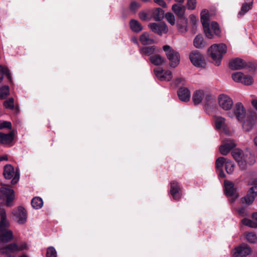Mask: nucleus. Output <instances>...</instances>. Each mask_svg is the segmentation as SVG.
Listing matches in <instances>:
<instances>
[{
  "instance_id": "obj_1",
  "label": "nucleus",
  "mask_w": 257,
  "mask_h": 257,
  "mask_svg": "<svg viewBox=\"0 0 257 257\" xmlns=\"http://www.w3.org/2000/svg\"><path fill=\"white\" fill-rule=\"evenodd\" d=\"M200 20L203 26L204 32L207 38L208 39H213L214 38L212 31L214 34L217 37L221 36V31L217 22L215 21L212 22L211 23V28L210 27L207 10L204 9L202 11Z\"/></svg>"
},
{
  "instance_id": "obj_2",
  "label": "nucleus",
  "mask_w": 257,
  "mask_h": 257,
  "mask_svg": "<svg viewBox=\"0 0 257 257\" xmlns=\"http://www.w3.org/2000/svg\"><path fill=\"white\" fill-rule=\"evenodd\" d=\"M231 155L234 159L237 162L241 170H244L247 168V164L252 165L255 162L253 156L250 154H244L239 149H234L231 151Z\"/></svg>"
},
{
  "instance_id": "obj_3",
  "label": "nucleus",
  "mask_w": 257,
  "mask_h": 257,
  "mask_svg": "<svg viewBox=\"0 0 257 257\" xmlns=\"http://www.w3.org/2000/svg\"><path fill=\"white\" fill-rule=\"evenodd\" d=\"M226 45L223 43L213 44L208 49V55L211 57L216 66L220 65L223 56L226 53Z\"/></svg>"
},
{
  "instance_id": "obj_4",
  "label": "nucleus",
  "mask_w": 257,
  "mask_h": 257,
  "mask_svg": "<svg viewBox=\"0 0 257 257\" xmlns=\"http://www.w3.org/2000/svg\"><path fill=\"white\" fill-rule=\"evenodd\" d=\"M163 50L165 52L166 57L169 61L170 66L173 68L176 67L179 65L180 61L179 52L168 45L163 46Z\"/></svg>"
},
{
  "instance_id": "obj_5",
  "label": "nucleus",
  "mask_w": 257,
  "mask_h": 257,
  "mask_svg": "<svg viewBox=\"0 0 257 257\" xmlns=\"http://www.w3.org/2000/svg\"><path fill=\"white\" fill-rule=\"evenodd\" d=\"M189 59L193 65L199 68H205L206 62L202 55L198 51L195 50L190 53Z\"/></svg>"
},
{
  "instance_id": "obj_6",
  "label": "nucleus",
  "mask_w": 257,
  "mask_h": 257,
  "mask_svg": "<svg viewBox=\"0 0 257 257\" xmlns=\"http://www.w3.org/2000/svg\"><path fill=\"white\" fill-rule=\"evenodd\" d=\"M14 219L19 224H23L27 219V212L22 206H19L14 209L12 212Z\"/></svg>"
},
{
  "instance_id": "obj_7",
  "label": "nucleus",
  "mask_w": 257,
  "mask_h": 257,
  "mask_svg": "<svg viewBox=\"0 0 257 257\" xmlns=\"http://www.w3.org/2000/svg\"><path fill=\"white\" fill-rule=\"evenodd\" d=\"M246 115V110L241 102H237L235 104L233 113H228V115L232 117L234 116L240 121L244 120Z\"/></svg>"
},
{
  "instance_id": "obj_8",
  "label": "nucleus",
  "mask_w": 257,
  "mask_h": 257,
  "mask_svg": "<svg viewBox=\"0 0 257 257\" xmlns=\"http://www.w3.org/2000/svg\"><path fill=\"white\" fill-rule=\"evenodd\" d=\"M3 175L6 179H11L15 175L11 181L13 185L17 184L19 179V174L15 173L14 167L10 164L6 165L4 167Z\"/></svg>"
},
{
  "instance_id": "obj_9",
  "label": "nucleus",
  "mask_w": 257,
  "mask_h": 257,
  "mask_svg": "<svg viewBox=\"0 0 257 257\" xmlns=\"http://www.w3.org/2000/svg\"><path fill=\"white\" fill-rule=\"evenodd\" d=\"M170 193L173 199L179 201L182 196V188L180 184L176 181L170 182Z\"/></svg>"
},
{
  "instance_id": "obj_10",
  "label": "nucleus",
  "mask_w": 257,
  "mask_h": 257,
  "mask_svg": "<svg viewBox=\"0 0 257 257\" xmlns=\"http://www.w3.org/2000/svg\"><path fill=\"white\" fill-rule=\"evenodd\" d=\"M218 101L219 106L225 110H230L233 106L232 99L226 94L219 95Z\"/></svg>"
},
{
  "instance_id": "obj_11",
  "label": "nucleus",
  "mask_w": 257,
  "mask_h": 257,
  "mask_svg": "<svg viewBox=\"0 0 257 257\" xmlns=\"http://www.w3.org/2000/svg\"><path fill=\"white\" fill-rule=\"evenodd\" d=\"M148 27L152 32L160 36L163 34L167 33L168 31L167 26L165 23H150Z\"/></svg>"
},
{
  "instance_id": "obj_12",
  "label": "nucleus",
  "mask_w": 257,
  "mask_h": 257,
  "mask_svg": "<svg viewBox=\"0 0 257 257\" xmlns=\"http://www.w3.org/2000/svg\"><path fill=\"white\" fill-rule=\"evenodd\" d=\"M233 253V257H245L251 252V249L249 246L245 243H242L234 249Z\"/></svg>"
},
{
  "instance_id": "obj_13",
  "label": "nucleus",
  "mask_w": 257,
  "mask_h": 257,
  "mask_svg": "<svg viewBox=\"0 0 257 257\" xmlns=\"http://www.w3.org/2000/svg\"><path fill=\"white\" fill-rule=\"evenodd\" d=\"M224 190L225 195L227 197L237 196L236 189L234 187L233 182L225 180L224 181Z\"/></svg>"
},
{
  "instance_id": "obj_14",
  "label": "nucleus",
  "mask_w": 257,
  "mask_h": 257,
  "mask_svg": "<svg viewBox=\"0 0 257 257\" xmlns=\"http://www.w3.org/2000/svg\"><path fill=\"white\" fill-rule=\"evenodd\" d=\"M156 76L161 81H170L172 78V73L167 70L164 71L162 69H154V70Z\"/></svg>"
},
{
  "instance_id": "obj_15",
  "label": "nucleus",
  "mask_w": 257,
  "mask_h": 257,
  "mask_svg": "<svg viewBox=\"0 0 257 257\" xmlns=\"http://www.w3.org/2000/svg\"><path fill=\"white\" fill-rule=\"evenodd\" d=\"M246 66V63L242 59L236 58L230 61L229 67L232 70H240Z\"/></svg>"
},
{
  "instance_id": "obj_16",
  "label": "nucleus",
  "mask_w": 257,
  "mask_h": 257,
  "mask_svg": "<svg viewBox=\"0 0 257 257\" xmlns=\"http://www.w3.org/2000/svg\"><path fill=\"white\" fill-rule=\"evenodd\" d=\"M236 146L233 140H227L219 147V151L222 155H226L232 149Z\"/></svg>"
},
{
  "instance_id": "obj_17",
  "label": "nucleus",
  "mask_w": 257,
  "mask_h": 257,
  "mask_svg": "<svg viewBox=\"0 0 257 257\" xmlns=\"http://www.w3.org/2000/svg\"><path fill=\"white\" fill-rule=\"evenodd\" d=\"M0 216L1 220L0 221V232L8 230L9 227V222L7 219V215L6 211L4 209H0Z\"/></svg>"
},
{
  "instance_id": "obj_18",
  "label": "nucleus",
  "mask_w": 257,
  "mask_h": 257,
  "mask_svg": "<svg viewBox=\"0 0 257 257\" xmlns=\"http://www.w3.org/2000/svg\"><path fill=\"white\" fill-rule=\"evenodd\" d=\"M14 139V134L11 132L8 134H4L0 132V143L4 145L12 146V142Z\"/></svg>"
},
{
  "instance_id": "obj_19",
  "label": "nucleus",
  "mask_w": 257,
  "mask_h": 257,
  "mask_svg": "<svg viewBox=\"0 0 257 257\" xmlns=\"http://www.w3.org/2000/svg\"><path fill=\"white\" fill-rule=\"evenodd\" d=\"M1 192L6 196V203L8 206L11 205V203L14 200V191L13 189L7 188H1Z\"/></svg>"
},
{
  "instance_id": "obj_20",
  "label": "nucleus",
  "mask_w": 257,
  "mask_h": 257,
  "mask_svg": "<svg viewBox=\"0 0 257 257\" xmlns=\"http://www.w3.org/2000/svg\"><path fill=\"white\" fill-rule=\"evenodd\" d=\"M177 94L180 100L182 101H188L190 98V91L186 87H180L177 91Z\"/></svg>"
},
{
  "instance_id": "obj_21",
  "label": "nucleus",
  "mask_w": 257,
  "mask_h": 257,
  "mask_svg": "<svg viewBox=\"0 0 257 257\" xmlns=\"http://www.w3.org/2000/svg\"><path fill=\"white\" fill-rule=\"evenodd\" d=\"M18 244L14 242L0 248V254H11L18 251Z\"/></svg>"
},
{
  "instance_id": "obj_22",
  "label": "nucleus",
  "mask_w": 257,
  "mask_h": 257,
  "mask_svg": "<svg viewBox=\"0 0 257 257\" xmlns=\"http://www.w3.org/2000/svg\"><path fill=\"white\" fill-rule=\"evenodd\" d=\"M139 52L142 55L151 56L159 52V49L155 46L142 47L140 48Z\"/></svg>"
},
{
  "instance_id": "obj_23",
  "label": "nucleus",
  "mask_w": 257,
  "mask_h": 257,
  "mask_svg": "<svg viewBox=\"0 0 257 257\" xmlns=\"http://www.w3.org/2000/svg\"><path fill=\"white\" fill-rule=\"evenodd\" d=\"M149 60L152 64L156 66L161 65L166 62V59L164 57L156 53L150 57Z\"/></svg>"
},
{
  "instance_id": "obj_24",
  "label": "nucleus",
  "mask_w": 257,
  "mask_h": 257,
  "mask_svg": "<svg viewBox=\"0 0 257 257\" xmlns=\"http://www.w3.org/2000/svg\"><path fill=\"white\" fill-rule=\"evenodd\" d=\"M14 235L12 231H7L0 232V243H8L13 239Z\"/></svg>"
},
{
  "instance_id": "obj_25",
  "label": "nucleus",
  "mask_w": 257,
  "mask_h": 257,
  "mask_svg": "<svg viewBox=\"0 0 257 257\" xmlns=\"http://www.w3.org/2000/svg\"><path fill=\"white\" fill-rule=\"evenodd\" d=\"M172 10L177 16L178 19L186 18L184 16L185 11V8L184 6L175 4L172 6Z\"/></svg>"
},
{
  "instance_id": "obj_26",
  "label": "nucleus",
  "mask_w": 257,
  "mask_h": 257,
  "mask_svg": "<svg viewBox=\"0 0 257 257\" xmlns=\"http://www.w3.org/2000/svg\"><path fill=\"white\" fill-rule=\"evenodd\" d=\"M165 12L160 8H155L153 10L152 17L156 21H160L164 17Z\"/></svg>"
},
{
  "instance_id": "obj_27",
  "label": "nucleus",
  "mask_w": 257,
  "mask_h": 257,
  "mask_svg": "<svg viewBox=\"0 0 257 257\" xmlns=\"http://www.w3.org/2000/svg\"><path fill=\"white\" fill-rule=\"evenodd\" d=\"M188 20L186 18H178L177 21V26L178 30L180 32H186L187 31V24Z\"/></svg>"
},
{
  "instance_id": "obj_28",
  "label": "nucleus",
  "mask_w": 257,
  "mask_h": 257,
  "mask_svg": "<svg viewBox=\"0 0 257 257\" xmlns=\"http://www.w3.org/2000/svg\"><path fill=\"white\" fill-rule=\"evenodd\" d=\"M140 41L143 45H150L154 43V40L150 38L147 32L143 33L140 37Z\"/></svg>"
},
{
  "instance_id": "obj_29",
  "label": "nucleus",
  "mask_w": 257,
  "mask_h": 257,
  "mask_svg": "<svg viewBox=\"0 0 257 257\" xmlns=\"http://www.w3.org/2000/svg\"><path fill=\"white\" fill-rule=\"evenodd\" d=\"M204 92L202 90H198L195 91L192 95V100L195 105L199 104L202 100Z\"/></svg>"
},
{
  "instance_id": "obj_30",
  "label": "nucleus",
  "mask_w": 257,
  "mask_h": 257,
  "mask_svg": "<svg viewBox=\"0 0 257 257\" xmlns=\"http://www.w3.org/2000/svg\"><path fill=\"white\" fill-rule=\"evenodd\" d=\"M131 29L134 32L138 33L143 30L141 24L137 20L132 19L130 22Z\"/></svg>"
},
{
  "instance_id": "obj_31",
  "label": "nucleus",
  "mask_w": 257,
  "mask_h": 257,
  "mask_svg": "<svg viewBox=\"0 0 257 257\" xmlns=\"http://www.w3.org/2000/svg\"><path fill=\"white\" fill-rule=\"evenodd\" d=\"M252 2L243 3L241 7L240 11L238 13V17H241L243 16L245 13L251 10L252 8Z\"/></svg>"
},
{
  "instance_id": "obj_32",
  "label": "nucleus",
  "mask_w": 257,
  "mask_h": 257,
  "mask_svg": "<svg viewBox=\"0 0 257 257\" xmlns=\"http://www.w3.org/2000/svg\"><path fill=\"white\" fill-rule=\"evenodd\" d=\"M5 75L7 76L8 80L11 83L12 79L9 70L7 68L0 66V83L2 81Z\"/></svg>"
},
{
  "instance_id": "obj_33",
  "label": "nucleus",
  "mask_w": 257,
  "mask_h": 257,
  "mask_svg": "<svg viewBox=\"0 0 257 257\" xmlns=\"http://www.w3.org/2000/svg\"><path fill=\"white\" fill-rule=\"evenodd\" d=\"M255 197V196L253 194L250 193L249 191H248L246 195L241 198V201L243 203L249 205L253 203Z\"/></svg>"
},
{
  "instance_id": "obj_34",
  "label": "nucleus",
  "mask_w": 257,
  "mask_h": 257,
  "mask_svg": "<svg viewBox=\"0 0 257 257\" xmlns=\"http://www.w3.org/2000/svg\"><path fill=\"white\" fill-rule=\"evenodd\" d=\"M31 205L34 209H40L43 205V200L39 197H34L31 200Z\"/></svg>"
},
{
  "instance_id": "obj_35",
  "label": "nucleus",
  "mask_w": 257,
  "mask_h": 257,
  "mask_svg": "<svg viewBox=\"0 0 257 257\" xmlns=\"http://www.w3.org/2000/svg\"><path fill=\"white\" fill-rule=\"evenodd\" d=\"M225 118L221 116H217L215 118V123L216 129L219 130L221 128L224 129L226 126L225 123Z\"/></svg>"
},
{
  "instance_id": "obj_36",
  "label": "nucleus",
  "mask_w": 257,
  "mask_h": 257,
  "mask_svg": "<svg viewBox=\"0 0 257 257\" xmlns=\"http://www.w3.org/2000/svg\"><path fill=\"white\" fill-rule=\"evenodd\" d=\"M194 46L197 48H202L204 47L203 38L201 35H197L193 41Z\"/></svg>"
},
{
  "instance_id": "obj_37",
  "label": "nucleus",
  "mask_w": 257,
  "mask_h": 257,
  "mask_svg": "<svg viewBox=\"0 0 257 257\" xmlns=\"http://www.w3.org/2000/svg\"><path fill=\"white\" fill-rule=\"evenodd\" d=\"M253 124V119L251 120L247 119L245 121H243L242 123V127L245 131L248 132L252 128Z\"/></svg>"
},
{
  "instance_id": "obj_38",
  "label": "nucleus",
  "mask_w": 257,
  "mask_h": 257,
  "mask_svg": "<svg viewBox=\"0 0 257 257\" xmlns=\"http://www.w3.org/2000/svg\"><path fill=\"white\" fill-rule=\"evenodd\" d=\"M242 223L251 228H257V222L252 221L248 218H243L241 220Z\"/></svg>"
},
{
  "instance_id": "obj_39",
  "label": "nucleus",
  "mask_w": 257,
  "mask_h": 257,
  "mask_svg": "<svg viewBox=\"0 0 257 257\" xmlns=\"http://www.w3.org/2000/svg\"><path fill=\"white\" fill-rule=\"evenodd\" d=\"M9 94V86L4 85L0 88V98L4 99Z\"/></svg>"
},
{
  "instance_id": "obj_40",
  "label": "nucleus",
  "mask_w": 257,
  "mask_h": 257,
  "mask_svg": "<svg viewBox=\"0 0 257 257\" xmlns=\"http://www.w3.org/2000/svg\"><path fill=\"white\" fill-rule=\"evenodd\" d=\"M225 159L223 157H220L218 158L215 162V168L216 169H220L222 168L223 165L225 164Z\"/></svg>"
},
{
  "instance_id": "obj_41",
  "label": "nucleus",
  "mask_w": 257,
  "mask_h": 257,
  "mask_svg": "<svg viewBox=\"0 0 257 257\" xmlns=\"http://www.w3.org/2000/svg\"><path fill=\"white\" fill-rule=\"evenodd\" d=\"M141 7V5L140 4L136 1H133L130 5V10L133 14H135Z\"/></svg>"
},
{
  "instance_id": "obj_42",
  "label": "nucleus",
  "mask_w": 257,
  "mask_h": 257,
  "mask_svg": "<svg viewBox=\"0 0 257 257\" xmlns=\"http://www.w3.org/2000/svg\"><path fill=\"white\" fill-rule=\"evenodd\" d=\"M253 82V78L250 76L245 75L243 76L241 82L244 85H249L252 84Z\"/></svg>"
},
{
  "instance_id": "obj_43",
  "label": "nucleus",
  "mask_w": 257,
  "mask_h": 257,
  "mask_svg": "<svg viewBox=\"0 0 257 257\" xmlns=\"http://www.w3.org/2000/svg\"><path fill=\"white\" fill-rule=\"evenodd\" d=\"M243 76L244 74L240 72H235L232 74V78L235 82H241Z\"/></svg>"
},
{
  "instance_id": "obj_44",
  "label": "nucleus",
  "mask_w": 257,
  "mask_h": 257,
  "mask_svg": "<svg viewBox=\"0 0 257 257\" xmlns=\"http://www.w3.org/2000/svg\"><path fill=\"white\" fill-rule=\"evenodd\" d=\"M225 170L227 174H231L234 170V165L231 161H227L225 162Z\"/></svg>"
},
{
  "instance_id": "obj_45",
  "label": "nucleus",
  "mask_w": 257,
  "mask_h": 257,
  "mask_svg": "<svg viewBox=\"0 0 257 257\" xmlns=\"http://www.w3.org/2000/svg\"><path fill=\"white\" fill-rule=\"evenodd\" d=\"M57 256V252L55 249V248L53 246H50L48 247L47 252H46V257H56Z\"/></svg>"
},
{
  "instance_id": "obj_46",
  "label": "nucleus",
  "mask_w": 257,
  "mask_h": 257,
  "mask_svg": "<svg viewBox=\"0 0 257 257\" xmlns=\"http://www.w3.org/2000/svg\"><path fill=\"white\" fill-rule=\"evenodd\" d=\"M167 21L171 25H174L175 23V17L171 13H167L165 15Z\"/></svg>"
},
{
  "instance_id": "obj_47",
  "label": "nucleus",
  "mask_w": 257,
  "mask_h": 257,
  "mask_svg": "<svg viewBox=\"0 0 257 257\" xmlns=\"http://www.w3.org/2000/svg\"><path fill=\"white\" fill-rule=\"evenodd\" d=\"M4 105L6 108L13 109L14 107V100L13 98H10L4 101Z\"/></svg>"
},
{
  "instance_id": "obj_48",
  "label": "nucleus",
  "mask_w": 257,
  "mask_h": 257,
  "mask_svg": "<svg viewBox=\"0 0 257 257\" xmlns=\"http://www.w3.org/2000/svg\"><path fill=\"white\" fill-rule=\"evenodd\" d=\"M246 239L250 243H255L257 241V237L255 234L250 232L247 234Z\"/></svg>"
},
{
  "instance_id": "obj_49",
  "label": "nucleus",
  "mask_w": 257,
  "mask_h": 257,
  "mask_svg": "<svg viewBox=\"0 0 257 257\" xmlns=\"http://www.w3.org/2000/svg\"><path fill=\"white\" fill-rule=\"evenodd\" d=\"M196 0H187V6L189 10H194L196 8Z\"/></svg>"
},
{
  "instance_id": "obj_50",
  "label": "nucleus",
  "mask_w": 257,
  "mask_h": 257,
  "mask_svg": "<svg viewBox=\"0 0 257 257\" xmlns=\"http://www.w3.org/2000/svg\"><path fill=\"white\" fill-rule=\"evenodd\" d=\"M12 127L11 122L7 121H4L0 123V129L3 128H9L11 129Z\"/></svg>"
},
{
  "instance_id": "obj_51",
  "label": "nucleus",
  "mask_w": 257,
  "mask_h": 257,
  "mask_svg": "<svg viewBox=\"0 0 257 257\" xmlns=\"http://www.w3.org/2000/svg\"><path fill=\"white\" fill-rule=\"evenodd\" d=\"M18 251L27 250L28 248L27 244L26 242H22L18 244Z\"/></svg>"
},
{
  "instance_id": "obj_52",
  "label": "nucleus",
  "mask_w": 257,
  "mask_h": 257,
  "mask_svg": "<svg viewBox=\"0 0 257 257\" xmlns=\"http://www.w3.org/2000/svg\"><path fill=\"white\" fill-rule=\"evenodd\" d=\"M237 212L238 214L242 217L247 215L246 210L245 208L243 207H241L238 208Z\"/></svg>"
},
{
  "instance_id": "obj_53",
  "label": "nucleus",
  "mask_w": 257,
  "mask_h": 257,
  "mask_svg": "<svg viewBox=\"0 0 257 257\" xmlns=\"http://www.w3.org/2000/svg\"><path fill=\"white\" fill-rule=\"evenodd\" d=\"M185 80L183 78H177L174 81L175 86H178L180 84H184Z\"/></svg>"
},
{
  "instance_id": "obj_54",
  "label": "nucleus",
  "mask_w": 257,
  "mask_h": 257,
  "mask_svg": "<svg viewBox=\"0 0 257 257\" xmlns=\"http://www.w3.org/2000/svg\"><path fill=\"white\" fill-rule=\"evenodd\" d=\"M154 2L164 8L167 7V4L164 0H154Z\"/></svg>"
},
{
  "instance_id": "obj_55",
  "label": "nucleus",
  "mask_w": 257,
  "mask_h": 257,
  "mask_svg": "<svg viewBox=\"0 0 257 257\" xmlns=\"http://www.w3.org/2000/svg\"><path fill=\"white\" fill-rule=\"evenodd\" d=\"M248 191L255 197L257 196V185L252 186Z\"/></svg>"
},
{
  "instance_id": "obj_56",
  "label": "nucleus",
  "mask_w": 257,
  "mask_h": 257,
  "mask_svg": "<svg viewBox=\"0 0 257 257\" xmlns=\"http://www.w3.org/2000/svg\"><path fill=\"white\" fill-rule=\"evenodd\" d=\"M139 18L143 21H146L147 20V15L145 12H140L139 14Z\"/></svg>"
},
{
  "instance_id": "obj_57",
  "label": "nucleus",
  "mask_w": 257,
  "mask_h": 257,
  "mask_svg": "<svg viewBox=\"0 0 257 257\" xmlns=\"http://www.w3.org/2000/svg\"><path fill=\"white\" fill-rule=\"evenodd\" d=\"M216 171L217 172L218 176L220 178H224L226 177L225 173H224L222 168L220 169H216Z\"/></svg>"
},
{
  "instance_id": "obj_58",
  "label": "nucleus",
  "mask_w": 257,
  "mask_h": 257,
  "mask_svg": "<svg viewBox=\"0 0 257 257\" xmlns=\"http://www.w3.org/2000/svg\"><path fill=\"white\" fill-rule=\"evenodd\" d=\"M190 21H191V23L192 24V25L193 26H195L197 23V20H198L197 17H195L194 15H190Z\"/></svg>"
},
{
  "instance_id": "obj_59",
  "label": "nucleus",
  "mask_w": 257,
  "mask_h": 257,
  "mask_svg": "<svg viewBox=\"0 0 257 257\" xmlns=\"http://www.w3.org/2000/svg\"><path fill=\"white\" fill-rule=\"evenodd\" d=\"M251 104L253 106V107L257 110V100L253 99L251 101Z\"/></svg>"
},
{
  "instance_id": "obj_60",
  "label": "nucleus",
  "mask_w": 257,
  "mask_h": 257,
  "mask_svg": "<svg viewBox=\"0 0 257 257\" xmlns=\"http://www.w3.org/2000/svg\"><path fill=\"white\" fill-rule=\"evenodd\" d=\"M251 217L253 219L255 220L257 222V212L253 213L252 214Z\"/></svg>"
},
{
  "instance_id": "obj_61",
  "label": "nucleus",
  "mask_w": 257,
  "mask_h": 257,
  "mask_svg": "<svg viewBox=\"0 0 257 257\" xmlns=\"http://www.w3.org/2000/svg\"><path fill=\"white\" fill-rule=\"evenodd\" d=\"M132 41L135 44H138V39L136 37H133L132 38Z\"/></svg>"
},
{
  "instance_id": "obj_62",
  "label": "nucleus",
  "mask_w": 257,
  "mask_h": 257,
  "mask_svg": "<svg viewBox=\"0 0 257 257\" xmlns=\"http://www.w3.org/2000/svg\"><path fill=\"white\" fill-rule=\"evenodd\" d=\"M4 160H8V157L7 156L0 157V161H3Z\"/></svg>"
},
{
  "instance_id": "obj_63",
  "label": "nucleus",
  "mask_w": 257,
  "mask_h": 257,
  "mask_svg": "<svg viewBox=\"0 0 257 257\" xmlns=\"http://www.w3.org/2000/svg\"><path fill=\"white\" fill-rule=\"evenodd\" d=\"M5 254V257H15V256L14 255H12L11 254L7 253V254Z\"/></svg>"
},
{
  "instance_id": "obj_64",
  "label": "nucleus",
  "mask_w": 257,
  "mask_h": 257,
  "mask_svg": "<svg viewBox=\"0 0 257 257\" xmlns=\"http://www.w3.org/2000/svg\"><path fill=\"white\" fill-rule=\"evenodd\" d=\"M254 141L255 145L257 146V137L254 138Z\"/></svg>"
}]
</instances>
